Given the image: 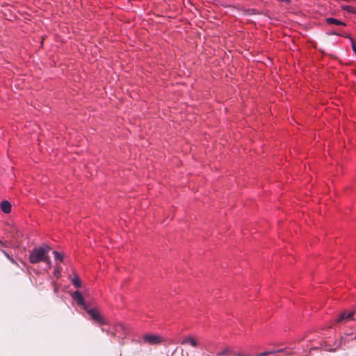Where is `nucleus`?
<instances>
[{"label": "nucleus", "mask_w": 356, "mask_h": 356, "mask_svg": "<svg viewBox=\"0 0 356 356\" xmlns=\"http://www.w3.org/2000/svg\"><path fill=\"white\" fill-rule=\"evenodd\" d=\"M50 248L48 245H43L38 248H33L29 255V261L31 264H37L43 261L48 264H51V261L48 253Z\"/></svg>", "instance_id": "nucleus-1"}, {"label": "nucleus", "mask_w": 356, "mask_h": 356, "mask_svg": "<svg viewBox=\"0 0 356 356\" xmlns=\"http://www.w3.org/2000/svg\"><path fill=\"white\" fill-rule=\"evenodd\" d=\"M282 350H277L276 351L272 350V351H265L261 353L256 354L255 355H248L243 352H233L229 348H226L223 350L218 352L216 354L215 356H224V355H234L235 356H268L270 354L273 353H281Z\"/></svg>", "instance_id": "nucleus-2"}, {"label": "nucleus", "mask_w": 356, "mask_h": 356, "mask_svg": "<svg viewBox=\"0 0 356 356\" xmlns=\"http://www.w3.org/2000/svg\"><path fill=\"white\" fill-rule=\"evenodd\" d=\"M90 315V318L100 325L106 324V322L104 318L101 316L100 313L95 308L85 309Z\"/></svg>", "instance_id": "nucleus-3"}, {"label": "nucleus", "mask_w": 356, "mask_h": 356, "mask_svg": "<svg viewBox=\"0 0 356 356\" xmlns=\"http://www.w3.org/2000/svg\"><path fill=\"white\" fill-rule=\"evenodd\" d=\"M143 339L145 343L151 345L159 344L163 341L162 337L156 334H145L143 336Z\"/></svg>", "instance_id": "nucleus-4"}, {"label": "nucleus", "mask_w": 356, "mask_h": 356, "mask_svg": "<svg viewBox=\"0 0 356 356\" xmlns=\"http://www.w3.org/2000/svg\"><path fill=\"white\" fill-rule=\"evenodd\" d=\"M72 298L74 300L76 301L78 305L82 306L83 309H87L88 307L85 303L84 298L79 291L74 292L72 294Z\"/></svg>", "instance_id": "nucleus-5"}, {"label": "nucleus", "mask_w": 356, "mask_h": 356, "mask_svg": "<svg viewBox=\"0 0 356 356\" xmlns=\"http://www.w3.org/2000/svg\"><path fill=\"white\" fill-rule=\"evenodd\" d=\"M1 211L5 213H10L11 211L12 205L10 202L3 200L0 204Z\"/></svg>", "instance_id": "nucleus-6"}, {"label": "nucleus", "mask_w": 356, "mask_h": 356, "mask_svg": "<svg viewBox=\"0 0 356 356\" xmlns=\"http://www.w3.org/2000/svg\"><path fill=\"white\" fill-rule=\"evenodd\" d=\"M186 343H190L192 346L193 347H197V342L195 341V339L191 337V336H188L186 338H184L181 341V344L182 345H184Z\"/></svg>", "instance_id": "nucleus-7"}, {"label": "nucleus", "mask_w": 356, "mask_h": 356, "mask_svg": "<svg viewBox=\"0 0 356 356\" xmlns=\"http://www.w3.org/2000/svg\"><path fill=\"white\" fill-rule=\"evenodd\" d=\"M325 22L328 24H336L342 26L346 25L344 22L332 17L326 18Z\"/></svg>", "instance_id": "nucleus-8"}, {"label": "nucleus", "mask_w": 356, "mask_h": 356, "mask_svg": "<svg viewBox=\"0 0 356 356\" xmlns=\"http://www.w3.org/2000/svg\"><path fill=\"white\" fill-rule=\"evenodd\" d=\"M342 10H346L348 13L356 14V8L351 6H343Z\"/></svg>", "instance_id": "nucleus-9"}, {"label": "nucleus", "mask_w": 356, "mask_h": 356, "mask_svg": "<svg viewBox=\"0 0 356 356\" xmlns=\"http://www.w3.org/2000/svg\"><path fill=\"white\" fill-rule=\"evenodd\" d=\"M72 284L73 285L76 287V288H80L81 286V281L79 278L78 276H75L73 279H72Z\"/></svg>", "instance_id": "nucleus-10"}, {"label": "nucleus", "mask_w": 356, "mask_h": 356, "mask_svg": "<svg viewBox=\"0 0 356 356\" xmlns=\"http://www.w3.org/2000/svg\"><path fill=\"white\" fill-rule=\"evenodd\" d=\"M54 254L56 259H58V260H60V261L63 260V256L60 253H59L57 251H54Z\"/></svg>", "instance_id": "nucleus-11"}, {"label": "nucleus", "mask_w": 356, "mask_h": 356, "mask_svg": "<svg viewBox=\"0 0 356 356\" xmlns=\"http://www.w3.org/2000/svg\"><path fill=\"white\" fill-rule=\"evenodd\" d=\"M124 326L122 324H118L116 325L115 330L118 332L120 330H124Z\"/></svg>", "instance_id": "nucleus-12"}, {"label": "nucleus", "mask_w": 356, "mask_h": 356, "mask_svg": "<svg viewBox=\"0 0 356 356\" xmlns=\"http://www.w3.org/2000/svg\"><path fill=\"white\" fill-rule=\"evenodd\" d=\"M332 34H333V35H338V34H337V33H335V32H333V33H332Z\"/></svg>", "instance_id": "nucleus-13"}]
</instances>
